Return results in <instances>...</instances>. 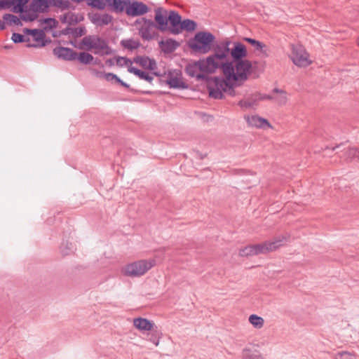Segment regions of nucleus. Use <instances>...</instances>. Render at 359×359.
I'll use <instances>...</instances> for the list:
<instances>
[{
    "instance_id": "obj_1",
    "label": "nucleus",
    "mask_w": 359,
    "mask_h": 359,
    "mask_svg": "<svg viewBox=\"0 0 359 359\" xmlns=\"http://www.w3.org/2000/svg\"><path fill=\"white\" fill-rule=\"evenodd\" d=\"M201 72L212 74L220 69L224 77H211L207 80V88L209 96L214 99H223L224 94L235 97L238 95L236 90L240 87L237 81L245 77L243 73L234 74L233 63L229 61H222L215 55H211L205 59H201Z\"/></svg>"
},
{
    "instance_id": "obj_2",
    "label": "nucleus",
    "mask_w": 359,
    "mask_h": 359,
    "mask_svg": "<svg viewBox=\"0 0 359 359\" xmlns=\"http://www.w3.org/2000/svg\"><path fill=\"white\" fill-rule=\"evenodd\" d=\"M233 46L230 48V54L233 61L234 74L243 73L245 77L241 80L237 81L239 86H241L250 75L253 78H257L259 73L257 72V67L252 65V63L248 60H243L248 55L247 49L245 45L240 42L231 43Z\"/></svg>"
},
{
    "instance_id": "obj_3",
    "label": "nucleus",
    "mask_w": 359,
    "mask_h": 359,
    "mask_svg": "<svg viewBox=\"0 0 359 359\" xmlns=\"http://www.w3.org/2000/svg\"><path fill=\"white\" fill-rule=\"evenodd\" d=\"M289 238L290 236H281L259 244L248 245L240 250L239 255L241 257H248L275 251L285 245L289 241Z\"/></svg>"
},
{
    "instance_id": "obj_4",
    "label": "nucleus",
    "mask_w": 359,
    "mask_h": 359,
    "mask_svg": "<svg viewBox=\"0 0 359 359\" xmlns=\"http://www.w3.org/2000/svg\"><path fill=\"white\" fill-rule=\"evenodd\" d=\"M215 36L210 32L201 31L190 39L187 45L194 53L206 54L212 50Z\"/></svg>"
},
{
    "instance_id": "obj_5",
    "label": "nucleus",
    "mask_w": 359,
    "mask_h": 359,
    "mask_svg": "<svg viewBox=\"0 0 359 359\" xmlns=\"http://www.w3.org/2000/svg\"><path fill=\"white\" fill-rule=\"evenodd\" d=\"M156 264L154 259H141L126 264L121 269V273L128 277H140L145 274Z\"/></svg>"
},
{
    "instance_id": "obj_6",
    "label": "nucleus",
    "mask_w": 359,
    "mask_h": 359,
    "mask_svg": "<svg viewBox=\"0 0 359 359\" xmlns=\"http://www.w3.org/2000/svg\"><path fill=\"white\" fill-rule=\"evenodd\" d=\"M51 0H32L27 8V12L22 16V20L25 22H33L37 19L39 13L47 12Z\"/></svg>"
},
{
    "instance_id": "obj_7",
    "label": "nucleus",
    "mask_w": 359,
    "mask_h": 359,
    "mask_svg": "<svg viewBox=\"0 0 359 359\" xmlns=\"http://www.w3.org/2000/svg\"><path fill=\"white\" fill-rule=\"evenodd\" d=\"M138 25V34L144 41H151L158 36L157 28L154 21L146 18H138L135 21Z\"/></svg>"
},
{
    "instance_id": "obj_8",
    "label": "nucleus",
    "mask_w": 359,
    "mask_h": 359,
    "mask_svg": "<svg viewBox=\"0 0 359 359\" xmlns=\"http://www.w3.org/2000/svg\"><path fill=\"white\" fill-rule=\"evenodd\" d=\"M81 44L85 46L88 50L95 49V54H109V48L107 42L99 36H86L82 39Z\"/></svg>"
},
{
    "instance_id": "obj_9",
    "label": "nucleus",
    "mask_w": 359,
    "mask_h": 359,
    "mask_svg": "<svg viewBox=\"0 0 359 359\" xmlns=\"http://www.w3.org/2000/svg\"><path fill=\"white\" fill-rule=\"evenodd\" d=\"M23 33L32 36L31 40L34 43L28 42L27 47L29 48H42L51 42L50 39L46 38L44 31L41 29L25 28Z\"/></svg>"
},
{
    "instance_id": "obj_10",
    "label": "nucleus",
    "mask_w": 359,
    "mask_h": 359,
    "mask_svg": "<svg viewBox=\"0 0 359 359\" xmlns=\"http://www.w3.org/2000/svg\"><path fill=\"white\" fill-rule=\"evenodd\" d=\"M29 0H3L0 1V11L8 9L12 7L11 11L15 13H20V18L27 12L28 6H26Z\"/></svg>"
},
{
    "instance_id": "obj_11",
    "label": "nucleus",
    "mask_w": 359,
    "mask_h": 359,
    "mask_svg": "<svg viewBox=\"0 0 359 359\" xmlns=\"http://www.w3.org/2000/svg\"><path fill=\"white\" fill-rule=\"evenodd\" d=\"M311 63L309 54L302 45H293V64L299 67H308Z\"/></svg>"
},
{
    "instance_id": "obj_12",
    "label": "nucleus",
    "mask_w": 359,
    "mask_h": 359,
    "mask_svg": "<svg viewBox=\"0 0 359 359\" xmlns=\"http://www.w3.org/2000/svg\"><path fill=\"white\" fill-rule=\"evenodd\" d=\"M154 20L157 29L161 32L168 30V11L162 7H158L154 9Z\"/></svg>"
},
{
    "instance_id": "obj_13",
    "label": "nucleus",
    "mask_w": 359,
    "mask_h": 359,
    "mask_svg": "<svg viewBox=\"0 0 359 359\" xmlns=\"http://www.w3.org/2000/svg\"><path fill=\"white\" fill-rule=\"evenodd\" d=\"M149 11V7L143 2L138 1H130L127 6L126 15L128 16L136 17L143 15Z\"/></svg>"
},
{
    "instance_id": "obj_14",
    "label": "nucleus",
    "mask_w": 359,
    "mask_h": 359,
    "mask_svg": "<svg viewBox=\"0 0 359 359\" xmlns=\"http://www.w3.org/2000/svg\"><path fill=\"white\" fill-rule=\"evenodd\" d=\"M230 45H231V41L226 40L217 43L213 47L212 46L215 57L219 58L222 61H227L226 57L230 54Z\"/></svg>"
},
{
    "instance_id": "obj_15",
    "label": "nucleus",
    "mask_w": 359,
    "mask_h": 359,
    "mask_svg": "<svg viewBox=\"0 0 359 359\" xmlns=\"http://www.w3.org/2000/svg\"><path fill=\"white\" fill-rule=\"evenodd\" d=\"M168 18L171 25L170 27H168V30L170 34L175 35L179 34L180 30L178 29L182 21L181 15L175 11H170Z\"/></svg>"
},
{
    "instance_id": "obj_16",
    "label": "nucleus",
    "mask_w": 359,
    "mask_h": 359,
    "mask_svg": "<svg viewBox=\"0 0 359 359\" xmlns=\"http://www.w3.org/2000/svg\"><path fill=\"white\" fill-rule=\"evenodd\" d=\"M53 54L58 58L67 61L74 60L77 56V53L73 49L62 46L55 48Z\"/></svg>"
},
{
    "instance_id": "obj_17",
    "label": "nucleus",
    "mask_w": 359,
    "mask_h": 359,
    "mask_svg": "<svg viewBox=\"0 0 359 359\" xmlns=\"http://www.w3.org/2000/svg\"><path fill=\"white\" fill-rule=\"evenodd\" d=\"M186 73L191 77L196 78L197 81L204 80L207 79V76L201 73H198L201 71V60L189 63L185 68Z\"/></svg>"
},
{
    "instance_id": "obj_18",
    "label": "nucleus",
    "mask_w": 359,
    "mask_h": 359,
    "mask_svg": "<svg viewBox=\"0 0 359 359\" xmlns=\"http://www.w3.org/2000/svg\"><path fill=\"white\" fill-rule=\"evenodd\" d=\"M133 62L138 64L144 69L154 71L157 69V64L154 59L148 56H136L133 58Z\"/></svg>"
},
{
    "instance_id": "obj_19",
    "label": "nucleus",
    "mask_w": 359,
    "mask_h": 359,
    "mask_svg": "<svg viewBox=\"0 0 359 359\" xmlns=\"http://www.w3.org/2000/svg\"><path fill=\"white\" fill-rule=\"evenodd\" d=\"M245 119L248 124L251 127H255L258 128H271V125L268 120L262 118L257 115L246 116Z\"/></svg>"
},
{
    "instance_id": "obj_20",
    "label": "nucleus",
    "mask_w": 359,
    "mask_h": 359,
    "mask_svg": "<svg viewBox=\"0 0 359 359\" xmlns=\"http://www.w3.org/2000/svg\"><path fill=\"white\" fill-rule=\"evenodd\" d=\"M180 43L173 39H167L158 42L161 50L165 54H170L180 47Z\"/></svg>"
},
{
    "instance_id": "obj_21",
    "label": "nucleus",
    "mask_w": 359,
    "mask_h": 359,
    "mask_svg": "<svg viewBox=\"0 0 359 359\" xmlns=\"http://www.w3.org/2000/svg\"><path fill=\"white\" fill-rule=\"evenodd\" d=\"M170 88H185L186 85L182 81L181 74L177 72H169L166 79Z\"/></svg>"
},
{
    "instance_id": "obj_22",
    "label": "nucleus",
    "mask_w": 359,
    "mask_h": 359,
    "mask_svg": "<svg viewBox=\"0 0 359 359\" xmlns=\"http://www.w3.org/2000/svg\"><path fill=\"white\" fill-rule=\"evenodd\" d=\"M129 4L130 0H110L108 7L116 13H121L123 11L126 13L127 6Z\"/></svg>"
},
{
    "instance_id": "obj_23",
    "label": "nucleus",
    "mask_w": 359,
    "mask_h": 359,
    "mask_svg": "<svg viewBox=\"0 0 359 359\" xmlns=\"http://www.w3.org/2000/svg\"><path fill=\"white\" fill-rule=\"evenodd\" d=\"M113 17L108 13H95L91 17L93 23L97 26L107 25L111 22Z\"/></svg>"
},
{
    "instance_id": "obj_24",
    "label": "nucleus",
    "mask_w": 359,
    "mask_h": 359,
    "mask_svg": "<svg viewBox=\"0 0 359 359\" xmlns=\"http://www.w3.org/2000/svg\"><path fill=\"white\" fill-rule=\"evenodd\" d=\"M133 325L140 331H151L154 325L147 318H137L133 320Z\"/></svg>"
},
{
    "instance_id": "obj_25",
    "label": "nucleus",
    "mask_w": 359,
    "mask_h": 359,
    "mask_svg": "<svg viewBox=\"0 0 359 359\" xmlns=\"http://www.w3.org/2000/svg\"><path fill=\"white\" fill-rule=\"evenodd\" d=\"M343 152L342 156H339L340 158H344L346 161H351L355 158L359 159V149L356 147H344L341 150Z\"/></svg>"
},
{
    "instance_id": "obj_26",
    "label": "nucleus",
    "mask_w": 359,
    "mask_h": 359,
    "mask_svg": "<svg viewBox=\"0 0 359 359\" xmlns=\"http://www.w3.org/2000/svg\"><path fill=\"white\" fill-rule=\"evenodd\" d=\"M128 71L130 73L134 74L135 76H138L140 79L145 80L149 83H151L154 80V77L149 75L147 72L142 71L139 69H137L134 67H128Z\"/></svg>"
},
{
    "instance_id": "obj_27",
    "label": "nucleus",
    "mask_w": 359,
    "mask_h": 359,
    "mask_svg": "<svg viewBox=\"0 0 359 359\" xmlns=\"http://www.w3.org/2000/svg\"><path fill=\"white\" fill-rule=\"evenodd\" d=\"M197 25L196 22L192 20L186 19L182 21L180 26L179 27L180 34L182 32V30H186L187 32H192L196 29Z\"/></svg>"
},
{
    "instance_id": "obj_28",
    "label": "nucleus",
    "mask_w": 359,
    "mask_h": 359,
    "mask_svg": "<svg viewBox=\"0 0 359 359\" xmlns=\"http://www.w3.org/2000/svg\"><path fill=\"white\" fill-rule=\"evenodd\" d=\"M243 359H264L259 351L245 348L243 351Z\"/></svg>"
},
{
    "instance_id": "obj_29",
    "label": "nucleus",
    "mask_w": 359,
    "mask_h": 359,
    "mask_svg": "<svg viewBox=\"0 0 359 359\" xmlns=\"http://www.w3.org/2000/svg\"><path fill=\"white\" fill-rule=\"evenodd\" d=\"M121 44L123 48L130 50L137 49L141 46L140 41L133 39H123L121 41Z\"/></svg>"
},
{
    "instance_id": "obj_30",
    "label": "nucleus",
    "mask_w": 359,
    "mask_h": 359,
    "mask_svg": "<svg viewBox=\"0 0 359 359\" xmlns=\"http://www.w3.org/2000/svg\"><path fill=\"white\" fill-rule=\"evenodd\" d=\"M109 2L110 0H89L88 5L92 8L103 10L106 6H109Z\"/></svg>"
},
{
    "instance_id": "obj_31",
    "label": "nucleus",
    "mask_w": 359,
    "mask_h": 359,
    "mask_svg": "<svg viewBox=\"0 0 359 359\" xmlns=\"http://www.w3.org/2000/svg\"><path fill=\"white\" fill-rule=\"evenodd\" d=\"M76 59H77L80 63L83 65H89L94 60L93 56L86 52L80 53L79 55L77 54Z\"/></svg>"
},
{
    "instance_id": "obj_32",
    "label": "nucleus",
    "mask_w": 359,
    "mask_h": 359,
    "mask_svg": "<svg viewBox=\"0 0 359 359\" xmlns=\"http://www.w3.org/2000/svg\"><path fill=\"white\" fill-rule=\"evenodd\" d=\"M86 28L84 27H79L76 28H68L63 31V34H67L71 33L74 37L82 36L86 34Z\"/></svg>"
},
{
    "instance_id": "obj_33",
    "label": "nucleus",
    "mask_w": 359,
    "mask_h": 359,
    "mask_svg": "<svg viewBox=\"0 0 359 359\" xmlns=\"http://www.w3.org/2000/svg\"><path fill=\"white\" fill-rule=\"evenodd\" d=\"M249 322L256 328H262L264 323V319L255 314L250 316Z\"/></svg>"
},
{
    "instance_id": "obj_34",
    "label": "nucleus",
    "mask_w": 359,
    "mask_h": 359,
    "mask_svg": "<svg viewBox=\"0 0 359 359\" xmlns=\"http://www.w3.org/2000/svg\"><path fill=\"white\" fill-rule=\"evenodd\" d=\"M3 18L4 20H6L7 23L10 25L13 24L18 26L22 25L21 22L22 19L20 18H18L16 15H14L13 14H5Z\"/></svg>"
},
{
    "instance_id": "obj_35",
    "label": "nucleus",
    "mask_w": 359,
    "mask_h": 359,
    "mask_svg": "<svg viewBox=\"0 0 359 359\" xmlns=\"http://www.w3.org/2000/svg\"><path fill=\"white\" fill-rule=\"evenodd\" d=\"M243 41L248 42L252 46L255 48L256 50H260L262 51L263 48H264L266 46L263 43L257 41L254 39L245 37L243 38Z\"/></svg>"
},
{
    "instance_id": "obj_36",
    "label": "nucleus",
    "mask_w": 359,
    "mask_h": 359,
    "mask_svg": "<svg viewBox=\"0 0 359 359\" xmlns=\"http://www.w3.org/2000/svg\"><path fill=\"white\" fill-rule=\"evenodd\" d=\"M273 92L279 93L278 95L273 97V100H275L279 104H283L286 102L287 98L285 93L283 90H279L278 88H274Z\"/></svg>"
},
{
    "instance_id": "obj_37",
    "label": "nucleus",
    "mask_w": 359,
    "mask_h": 359,
    "mask_svg": "<svg viewBox=\"0 0 359 359\" xmlns=\"http://www.w3.org/2000/svg\"><path fill=\"white\" fill-rule=\"evenodd\" d=\"M12 41L17 43H22V42H30L31 38L27 36H24L19 33H13L11 36Z\"/></svg>"
},
{
    "instance_id": "obj_38",
    "label": "nucleus",
    "mask_w": 359,
    "mask_h": 359,
    "mask_svg": "<svg viewBox=\"0 0 359 359\" xmlns=\"http://www.w3.org/2000/svg\"><path fill=\"white\" fill-rule=\"evenodd\" d=\"M115 60L116 61V65L119 67H132L133 61L127 57L118 56L115 57Z\"/></svg>"
},
{
    "instance_id": "obj_39",
    "label": "nucleus",
    "mask_w": 359,
    "mask_h": 359,
    "mask_svg": "<svg viewBox=\"0 0 359 359\" xmlns=\"http://www.w3.org/2000/svg\"><path fill=\"white\" fill-rule=\"evenodd\" d=\"M257 100V99L253 98H248L245 100H242L239 101L238 105L242 108H251L255 104Z\"/></svg>"
},
{
    "instance_id": "obj_40",
    "label": "nucleus",
    "mask_w": 359,
    "mask_h": 359,
    "mask_svg": "<svg viewBox=\"0 0 359 359\" xmlns=\"http://www.w3.org/2000/svg\"><path fill=\"white\" fill-rule=\"evenodd\" d=\"M43 23L45 24V29L55 28L58 25V22L55 19L51 18H45L43 20Z\"/></svg>"
},
{
    "instance_id": "obj_41",
    "label": "nucleus",
    "mask_w": 359,
    "mask_h": 359,
    "mask_svg": "<svg viewBox=\"0 0 359 359\" xmlns=\"http://www.w3.org/2000/svg\"><path fill=\"white\" fill-rule=\"evenodd\" d=\"M51 2H53V6L62 9L69 8L70 6L68 0H51Z\"/></svg>"
},
{
    "instance_id": "obj_42",
    "label": "nucleus",
    "mask_w": 359,
    "mask_h": 359,
    "mask_svg": "<svg viewBox=\"0 0 359 359\" xmlns=\"http://www.w3.org/2000/svg\"><path fill=\"white\" fill-rule=\"evenodd\" d=\"M161 334H160L159 333H158L156 332H152L150 334L149 340L151 342H152L154 344H155L156 346H158L159 344L160 339L161 337Z\"/></svg>"
},
{
    "instance_id": "obj_43",
    "label": "nucleus",
    "mask_w": 359,
    "mask_h": 359,
    "mask_svg": "<svg viewBox=\"0 0 359 359\" xmlns=\"http://www.w3.org/2000/svg\"><path fill=\"white\" fill-rule=\"evenodd\" d=\"M336 359H355V356L348 352H341L337 355Z\"/></svg>"
},
{
    "instance_id": "obj_44",
    "label": "nucleus",
    "mask_w": 359,
    "mask_h": 359,
    "mask_svg": "<svg viewBox=\"0 0 359 359\" xmlns=\"http://www.w3.org/2000/svg\"><path fill=\"white\" fill-rule=\"evenodd\" d=\"M344 146V143H340V144H337V145L333 146V147L326 146L325 148H322V151L323 152H325V151H331V152H332L334 150H336L337 149L342 148Z\"/></svg>"
},
{
    "instance_id": "obj_45",
    "label": "nucleus",
    "mask_w": 359,
    "mask_h": 359,
    "mask_svg": "<svg viewBox=\"0 0 359 359\" xmlns=\"http://www.w3.org/2000/svg\"><path fill=\"white\" fill-rule=\"evenodd\" d=\"M67 16H68V24L69 25H74V24H76L78 22L77 16L74 13H73L72 12H68Z\"/></svg>"
},
{
    "instance_id": "obj_46",
    "label": "nucleus",
    "mask_w": 359,
    "mask_h": 359,
    "mask_svg": "<svg viewBox=\"0 0 359 359\" xmlns=\"http://www.w3.org/2000/svg\"><path fill=\"white\" fill-rule=\"evenodd\" d=\"M104 78L107 81H116L118 79V76L113 73H105L104 74Z\"/></svg>"
},
{
    "instance_id": "obj_47",
    "label": "nucleus",
    "mask_w": 359,
    "mask_h": 359,
    "mask_svg": "<svg viewBox=\"0 0 359 359\" xmlns=\"http://www.w3.org/2000/svg\"><path fill=\"white\" fill-rule=\"evenodd\" d=\"M90 71L92 72V73L95 75L97 77H99V78H102L103 77L104 78V74H105L104 72H100V71H97L95 69H91Z\"/></svg>"
},
{
    "instance_id": "obj_48",
    "label": "nucleus",
    "mask_w": 359,
    "mask_h": 359,
    "mask_svg": "<svg viewBox=\"0 0 359 359\" xmlns=\"http://www.w3.org/2000/svg\"><path fill=\"white\" fill-rule=\"evenodd\" d=\"M257 100H273V97L270 95H260L259 97Z\"/></svg>"
},
{
    "instance_id": "obj_49",
    "label": "nucleus",
    "mask_w": 359,
    "mask_h": 359,
    "mask_svg": "<svg viewBox=\"0 0 359 359\" xmlns=\"http://www.w3.org/2000/svg\"><path fill=\"white\" fill-rule=\"evenodd\" d=\"M60 20L62 23H68L67 13H65L60 17Z\"/></svg>"
},
{
    "instance_id": "obj_50",
    "label": "nucleus",
    "mask_w": 359,
    "mask_h": 359,
    "mask_svg": "<svg viewBox=\"0 0 359 359\" xmlns=\"http://www.w3.org/2000/svg\"><path fill=\"white\" fill-rule=\"evenodd\" d=\"M116 83H119L121 86L126 88H129V85L127 84L126 83H125L124 81H123L121 79H119L118 77V79L116 81Z\"/></svg>"
},
{
    "instance_id": "obj_51",
    "label": "nucleus",
    "mask_w": 359,
    "mask_h": 359,
    "mask_svg": "<svg viewBox=\"0 0 359 359\" xmlns=\"http://www.w3.org/2000/svg\"><path fill=\"white\" fill-rule=\"evenodd\" d=\"M6 28V25L4 21L0 20V30H3Z\"/></svg>"
},
{
    "instance_id": "obj_52",
    "label": "nucleus",
    "mask_w": 359,
    "mask_h": 359,
    "mask_svg": "<svg viewBox=\"0 0 359 359\" xmlns=\"http://www.w3.org/2000/svg\"><path fill=\"white\" fill-rule=\"evenodd\" d=\"M107 62V64H108L109 66H111V65H113V64H114V63H113V61H112V59H108V60H107V62Z\"/></svg>"
},
{
    "instance_id": "obj_53",
    "label": "nucleus",
    "mask_w": 359,
    "mask_h": 359,
    "mask_svg": "<svg viewBox=\"0 0 359 359\" xmlns=\"http://www.w3.org/2000/svg\"><path fill=\"white\" fill-rule=\"evenodd\" d=\"M92 63H93V64H95V65H100V60L96 59L95 60H93V62Z\"/></svg>"
},
{
    "instance_id": "obj_54",
    "label": "nucleus",
    "mask_w": 359,
    "mask_h": 359,
    "mask_svg": "<svg viewBox=\"0 0 359 359\" xmlns=\"http://www.w3.org/2000/svg\"><path fill=\"white\" fill-rule=\"evenodd\" d=\"M153 74H154V75H156V76H158V74L157 73H156V72H154V73H153Z\"/></svg>"
}]
</instances>
